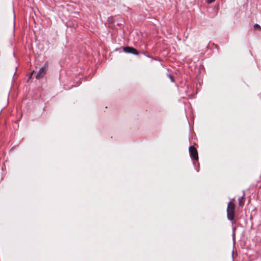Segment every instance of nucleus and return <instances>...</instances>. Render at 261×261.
Returning a JSON list of instances; mask_svg holds the SVG:
<instances>
[{"label": "nucleus", "instance_id": "obj_1", "mask_svg": "<svg viewBox=\"0 0 261 261\" xmlns=\"http://www.w3.org/2000/svg\"><path fill=\"white\" fill-rule=\"evenodd\" d=\"M235 205L233 201H231L228 203L227 207V216L228 219L232 221L234 218Z\"/></svg>", "mask_w": 261, "mask_h": 261}, {"label": "nucleus", "instance_id": "obj_2", "mask_svg": "<svg viewBox=\"0 0 261 261\" xmlns=\"http://www.w3.org/2000/svg\"><path fill=\"white\" fill-rule=\"evenodd\" d=\"M48 69V65L45 64L43 67H42L40 69L38 73L37 74L36 77L37 79H40L42 78L44 75L46 74V71Z\"/></svg>", "mask_w": 261, "mask_h": 261}, {"label": "nucleus", "instance_id": "obj_3", "mask_svg": "<svg viewBox=\"0 0 261 261\" xmlns=\"http://www.w3.org/2000/svg\"><path fill=\"white\" fill-rule=\"evenodd\" d=\"M189 152H190L191 157L193 160H198V152H197V149H196V148L194 146H191L190 147Z\"/></svg>", "mask_w": 261, "mask_h": 261}, {"label": "nucleus", "instance_id": "obj_4", "mask_svg": "<svg viewBox=\"0 0 261 261\" xmlns=\"http://www.w3.org/2000/svg\"><path fill=\"white\" fill-rule=\"evenodd\" d=\"M123 51L125 53H130V54L136 55L139 54V52L135 48H134L132 47H129V46L125 47L123 48Z\"/></svg>", "mask_w": 261, "mask_h": 261}, {"label": "nucleus", "instance_id": "obj_5", "mask_svg": "<svg viewBox=\"0 0 261 261\" xmlns=\"http://www.w3.org/2000/svg\"><path fill=\"white\" fill-rule=\"evenodd\" d=\"M244 204V195L239 199V205L240 206H243Z\"/></svg>", "mask_w": 261, "mask_h": 261}, {"label": "nucleus", "instance_id": "obj_6", "mask_svg": "<svg viewBox=\"0 0 261 261\" xmlns=\"http://www.w3.org/2000/svg\"><path fill=\"white\" fill-rule=\"evenodd\" d=\"M254 29L255 30H258L259 31H260L261 30L260 27L257 24H255L254 25Z\"/></svg>", "mask_w": 261, "mask_h": 261}, {"label": "nucleus", "instance_id": "obj_7", "mask_svg": "<svg viewBox=\"0 0 261 261\" xmlns=\"http://www.w3.org/2000/svg\"><path fill=\"white\" fill-rule=\"evenodd\" d=\"M215 0H206L207 3L211 4L214 2Z\"/></svg>", "mask_w": 261, "mask_h": 261}, {"label": "nucleus", "instance_id": "obj_8", "mask_svg": "<svg viewBox=\"0 0 261 261\" xmlns=\"http://www.w3.org/2000/svg\"><path fill=\"white\" fill-rule=\"evenodd\" d=\"M170 77H171V79L172 81H173L172 76H170Z\"/></svg>", "mask_w": 261, "mask_h": 261}]
</instances>
